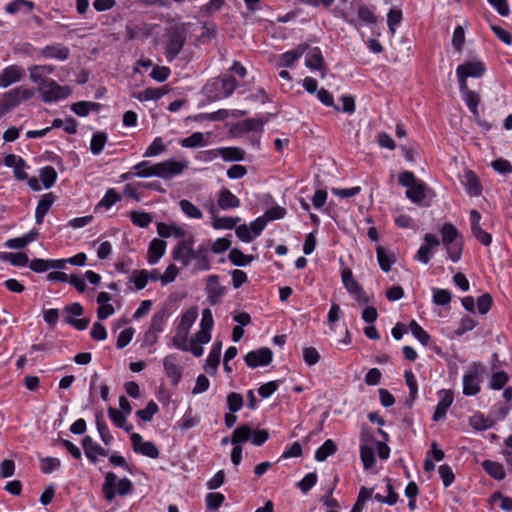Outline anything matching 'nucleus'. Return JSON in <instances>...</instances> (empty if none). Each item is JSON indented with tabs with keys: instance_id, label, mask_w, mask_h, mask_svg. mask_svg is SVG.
Here are the masks:
<instances>
[{
	"instance_id": "39448f33",
	"label": "nucleus",
	"mask_w": 512,
	"mask_h": 512,
	"mask_svg": "<svg viewBox=\"0 0 512 512\" xmlns=\"http://www.w3.org/2000/svg\"><path fill=\"white\" fill-rule=\"evenodd\" d=\"M442 243L447 249L450 259L457 262L462 253V243L456 241L458 237V230L454 225L445 223L441 229Z\"/></svg>"
},
{
	"instance_id": "3c124183",
	"label": "nucleus",
	"mask_w": 512,
	"mask_h": 512,
	"mask_svg": "<svg viewBox=\"0 0 512 512\" xmlns=\"http://www.w3.org/2000/svg\"><path fill=\"white\" fill-rule=\"evenodd\" d=\"M96 425L98 432L100 434L101 440L106 444H110V442L113 440V436L111 435L106 423L103 420V416L101 414H98L96 416Z\"/></svg>"
},
{
	"instance_id": "9d476101",
	"label": "nucleus",
	"mask_w": 512,
	"mask_h": 512,
	"mask_svg": "<svg viewBox=\"0 0 512 512\" xmlns=\"http://www.w3.org/2000/svg\"><path fill=\"white\" fill-rule=\"evenodd\" d=\"M273 353L271 349L267 347L259 348L248 352L245 355L244 361L250 368H257L259 366H266L271 363Z\"/></svg>"
},
{
	"instance_id": "dca6fc26",
	"label": "nucleus",
	"mask_w": 512,
	"mask_h": 512,
	"mask_svg": "<svg viewBox=\"0 0 512 512\" xmlns=\"http://www.w3.org/2000/svg\"><path fill=\"white\" fill-rule=\"evenodd\" d=\"M30 80L37 84V86H43L45 81H48V75L53 73L54 67L51 65H32L28 68Z\"/></svg>"
},
{
	"instance_id": "338daca9",
	"label": "nucleus",
	"mask_w": 512,
	"mask_h": 512,
	"mask_svg": "<svg viewBox=\"0 0 512 512\" xmlns=\"http://www.w3.org/2000/svg\"><path fill=\"white\" fill-rule=\"evenodd\" d=\"M439 475L442 479L443 485L445 487L450 486L454 481V473L451 467L447 464H443L438 469Z\"/></svg>"
},
{
	"instance_id": "0eeeda50",
	"label": "nucleus",
	"mask_w": 512,
	"mask_h": 512,
	"mask_svg": "<svg viewBox=\"0 0 512 512\" xmlns=\"http://www.w3.org/2000/svg\"><path fill=\"white\" fill-rule=\"evenodd\" d=\"M486 71L485 65L480 60L475 61H467L461 65H459L456 69V74L458 77L459 89L466 90L467 78H479Z\"/></svg>"
},
{
	"instance_id": "69168bd1",
	"label": "nucleus",
	"mask_w": 512,
	"mask_h": 512,
	"mask_svg": "<svg viewBox=\"0 0 512 512\" xmlns=\"http://www.w3.org/2000/svg\"><path fill=\"white\" fill-rule=\"evenodd\" d=\"M451 301V293L446 289H434L433 302L437 305H447Z\"/></svg>"
},
{
	"instance_id": "f3484780",
	"label": "nucleus",
	"mask_w": 512,
	"mask_h": 512,
	"mask_svg": "<svg viewBox=\"0 0 512 512\" xmlns=\"http://www.w3.org/2000/svg\"><path fill=\"white\" fill-rule=\"evenodd\" d=\"M23 77V70L17 65H11L0 73V87L6 88L9 85L19 82Z\"/></svg>"
},
{
	"instance_id": "79ce46f5",
	"label": "nucleus",
	"mask_w": 512,
	"mask_h": 512,
	"mask_svg": "<svg viewBox=\"0 0 512 512\" xmlns=\"http://www.w3.org/2000/svg\"><path fill=\"white\" fill-rule=\"evenodd\" d=\"M360 457L363 463L364 469H371L375 464L374 449L371 446L362 444L360 447Z\"/></svg>"
},
{
	"instance_id": "a19ab883",
	"label": "nucleus",
	"mask_w": 512,
	"mask_h": 512,
	"mask_svg": "<svg viewBox=\"0 0 512 512\" xmlns=\"http://www.w3.org/2000/svg\"><path fill=\"white\" fill-rule=\"evenodd\" d=\"M179 206L181 211L189 218L201 219L203 217L201 210L189 200H181Z\"/></svg>"
},
{
	"instance_id": "c03bdc74",
	"label": "nucleus",
	"mask_w": 512,
	"mask_h": 512,
	"mask_svg": "<svg viewBox=\"0 0 512 512\" xmlns=\"http://www.w3.org/2000/svg\"><path fill=\"white\" fill-rule=\"evenodd\" d=\"M252 435V430L247 425H242L233 431L231 442L234 445L246 442Z\"/></svg>"
},
{
	"instance_id": "bb28decb",
	"label": "nucleus",
	"mask_w": 512,
	"mask_h": 512,
	"mask_svg": "<svg viewBox=\"0 0 512 512\" xmlns=\"http://www.w3.org/2000/svg\"><path fill=\"white\" fill-rule=\"evenodd\" d=\"M157 233L163 238H168L171 235H174L175 237H183L186 234L185 230L177 224H166L163 222H159L157 224Z\"/></svg>"
},
{
	"instance_id": "5fc2aeb1",
	"label": "nucleus",
	"mask_w": 512,
	"mask_h": 512,
	"mask_svg": "<svg viewBox=\"0 0 512 512\" xmlns=\"http://www.w3.org/2000/svg\"><path fill=\"white\" fill-rule=\"evenodd\" d=\"M470 424L474 429L486 430L493 425V421L485 418L483 414H475L470 418Z\"/></svg>"
},
{
	"instance_id": "6e6d98bb",
	"label": "nucleus",
	"mask_w": 512,
	"mask_h": 512,
	"mask_svg": "<svg viewBox=\"0 0 512 512\" xmlns=\"http://www.w3.org/2000/svg\"><path fill=\"white\" fill-rule=\"evenodd\" d=\"M206 505L210 510H217L225 500L222 493L211 492L206 495Z\"/></svg>"
},
{
	"instance_id": "473e14b6",
	"label": "nucleus",
	"mask_w": 512,
	"mask_h": 512,
	"mask_svg": "<svg viewBox=\"0 0 512 512\" xmlns=\"http://www.w3.org/2000/svg\"><path fill=\"white\" fill-rule=\"evenodd\" d=\"M337 451L335 442L331 439L326 440L315 452V459L319 462L325 461L329 456Z\"/></svg>"
},
{
	"instance_id": "6ab92c4d",
	"label": "nucleus",
	"mask_w": 512,
	"mask_h": 512,
	"mask_svg": "<svg viewBox=\"0 0 512 512\" xmlns=\"http://www.w3.org/2000/svg\"><path fill=\"white\" fill-rule=\"evenodd\" d=\"M440 395V401L436 406V409L434 411L432 420L433 421H439L442 418L445 417L447 410L451 406L453 402V394L449 390H441L439 392Z\"/></svg>"
},
{
	"instance_id": "412c9836",
	"label": "nucleus",
	"mask_w": 512,
	"mask_h": 512,
	"mask_svg": "<svg viewBox=\"0 0 512 512\" xmlns=\"http://www.w3.org/2000/svg\"><path fill=\"white\" fill-rule=\"evenodd\" d=\"M56 196L53 193L44 194L38 202L35 211L36 224L40 225L43 223L45 215L50 210L51 206L55 202Z\"/></svg>"
},
{
	"instance_id": "4468645a",
	"label": "nucleus",
	"mask_w": 512,
	"mask_h": 512,
	"mask_svg": "<svg viewBox=\"0 0 512 512\" xmlns=\"http://www.w3.org/2000/svg\"><path fill=\"white\" fill-rule=\"evenodd\" d=\"M205 289L211 305L219 303L226 291L225 287L220 285L217 275L208 276Z\"/></svg>"
},
{
	"instance_id": "2eb2a0df",
	"label": "nucleus",
	"mask_w": 512,
	"mask_h": 512,
	"mask_svg": "<svg viewBox=\"0 0 512 512\" xmlns=\"http://www.w3.org/2000/svg\"><path fill=\"white\" fill-rule=\"evenodd\" d=\"M163 367L166 376L171 380L173 386H177L182 378V369L178 365L175 355H168L163 359Z\"/></svg>"
},
{
	"instance_id": "8fccbe9b",
	"label": "nucleus",
	"mask_w": 512,
	"mask_h": 512,
	"mask_svg": "<svg viewBox=\"0 0 512 512\" xmlns=\"http://www.w3.org/2000/svg\"><path fill=\"white\" fill-rule=\"evenodd\" d=\"M158 410V405L153 400H151L147 403L144 409H140L136 412V416L143 421H151Z\"/></svg>"
},
{
	"instance_id": "393cba45",
	"label": "nucleus",
	"mask_w": 512,
	"mask_h": 512,
	"mask_svg": "<svg viewBox=\"0 0 512 512\" xmlns=\"http://www.w3.org/2000/svg\"><path fill=\"white\" fill-rule=\"evenodd\" d=\"M308 49L307 44H300L295 49L283 53L280 57V66L291 67Z\"/></svg>"
},
{
	"instance_id": "4d7b16f0",
	"label": "nucleus",
	"mask_w": 512,
	"mask_h": 512,
	"mask_svg": "<svg viewBox=\"0 0 512 512\" xmlns=\"http://www.w3.org/2000/svg\"><path fill=\"white\" fill-rule=\"evenodd\" d=\"M22 7H27L28 11L34 8V3L27 0H14L7 4L5 10L9 14H15L20 11Z\"/></svg>"
},
{
	"instance_id": "58836bf2",
	"label": "nucleus",
	"mask_w": 512,
	"mask_h": 512,
	"mask_svg": "<svg viewBox=\"0 0 512 512\" xmlns=\"http://www.w3.org/2000/svg\"><path fill=\"white\" fill-rule=\"evenodd\" d=\"M39 178L43 183V186L48 189L54 185L57 179V172L51 166L43 167L39 172Z\"/></svg>"
},
{
	"instance_id": "4be33fe9",
	"label": "nucleus",
	"mask_w": 512,
	"mask_h": 512,
	"mask_svg": "<svg viewBox=\"0 0 512 512\" xmlns=\"http://www.w3.org/2000/svg\"><path fill=\"white\" fill-rule=\"evenodd\" d=\"M222 343L215 342L208 354L206 359L205 371L210 375H215L217 372V368L220 364Z\"/></svg>"
},
{
	"instance_id": "052dcab7",
	"label": "nucleus",
	"mask_w": 512,
	"mask_h": 512,
	"mask_svg": "<svg viewBox=\"0 0 512 512\" xmlns=\"http://www.w3.org/2000/svg\"><path fill=\"white\" fill-rule=\"evenodd\" d=\"M166 150L165 145L160 137H156L151 145L147 148L144 153V157H153L163 153Z\"/></svg>"
},
{
	"instance_id": "ea45409f",
	"label": "nucleus",
	"mask_w": 512,
	"mask_h": 512,
	"mask_svg": "<svg viewBox=\"0 0 512 512\" xmlns=\"http://www.w3.org/2000/svg\"><path fill=\"white\" fill-rule=\"evenodd\" d=\"M220 157L225 161H242L244 151L237 147H222L220 148Z\"/></svg>"
},
{
	"instance_id": "2f4dec72",
	"label": "nucleus",
	"mask_w": 512,
	"mask_h": 512,
	"mask_svg": "<svg viewBox=\"0 0 512 512\" xmlns=\"http://www.w3.org/2000/svg\"><path fill=\"white\" fill-rule=\"evenodd\" d=\"M377 260L382 271L388 272L392 264L395 262V256L388 254L384 247L377 246L376 248Z\"/></svg>"
},
{
	"instance_id": "7ed1b4c3",
	"label": "nucleus",
	"mask_w": 512,
	"mask_h": 512,
	"mask_svg": "<svg viewBox=\"0 0 512 512\" xmlns=\"http://www.w3.org/2000/svg\"><path fill=\"white\" fill-rule=\"evenodd\" d=\"M399 183L407 187L406 197L414 203H421L427 196L428 188L417 180L412 172L404 171L399 175Z\"/></svg>"
},
{
	"instance_id": "5701e85b",
	"label": "nucleus",
	"mask_w": 512,
	"mask_h": 512,
	"mask_svg": "<svg viewBox=\"0 0 512 512\" xmlns=\"http://www.w3.org/2000/svg\"><path fill=\"white\" fill-rule=\"evenodd\" d=\"M217 204L222 210H228L239 207L240 200L229 189L223 188L219 192Z\"/></svg>"
},
{
	"instance_id": "bf43d9fd",
	"label": "nucleus",
	"mask_w": 512,
	"mask_h": 512,
	"mask_svg": "<svg viewBox=\"0 0 512 512\" xmlns=\"http://www.w3.org/2000/svg\"><path fill=\"white\" fill-rule=\"evenodd\" d=\"M61 462L58 458L45 457L40 460L41 471L45 474H49L55 469L59 468Z\"/></svg>"
},
{
	"instance_id": "72a5a7b5",
	"label": "nucleus",
	"mask_w": 512,
	"mask_h": 512,
	"mask_svg": "<svg viewBox=\"0 0 512 512\" xmlns=\"http://www.w3.org/2000/svg\"><path fill=\"white\" fill-rule=\"evenodd\" d=\"M482 465H483V468L486 471V473L489 474L494 479H497V480L504 479L505 470L500 463L490 461V460H485Z\"/></svg>"
},
{
	"instance_id": "0e129e2a",
	"label": "nucleus",
	"mask_w": 512,
	"mask_h": 512,
	"mask_svg": "<svg viewBox=\"0 0 512 512\" xmlns=\"http://www.w3.org/2000/svg\"><path fill=\"white\" fill-rule=\"evenodd\" d=\"M20 103L19 97L15 91V89L5 93L2 100V107L5 110H10L17 106Z\"/></svg>"
},
{
	"instance_id": "774afa93",
	"label": "nucleus",
	"mask_w": 512,
	"mask_h": 512,
	"mask_svg": "<svg viewBox=\"0 0 512 512\" xmlns=\"http://www.w3.org/2000/svg\"><path fill=\"white\" fill-rule=\"evenodd\" d=\"M303 359L309 366L317 364L320 360V354L314 347H306L303 349Z\"/></svg>"
},
{
	"instance_id": "603ef678",
	"label": "nucleus",
	"mask_w": 512,
	"mask_h": 512,
	"mask_svg": "<svg viewBox=\"0 0 512 512\" xmlns=\"http://www.w3.org/2000/svg\"><path fill=\"white\" fill-rule=\"evenodd\" d=\"M263 124H264V122L260 119H246V120L238 123L237 127L243 132L259 130L260 133H262L263 132Z\"/></svg>"
},
{
	"instance_id": "423d86ee",
	"label": "nucleus",
	"mask_w": 512,
	"mask_h": 512,
	"mask_svg": "<svg viewBox=\"0 0 512 512\" xmlns=\"http://www.w3.org/2000/svg\"><path fill=\"white\" fill-rule=\"evenodd\" d=\"M237 87V82L232 76L213 79L206 85L207 93L216 99L229 97Z\"/></svg>"
},
{
	"instance_id": "b1692460",
	"label": "nucleus",
	"mask_w": 512,
	"mask_h": 512,
	"mask_svg": "<svg viewBox=\"0 0 512 512\" xmlns=\"http://www.w3.org/2000/svg\"><path fill=\"white\" fill-rule=\"evenodd\" d=\"M166 250V242L158 238H154L148 247V262L150 264L157 263L164 255Z\"/></svg>"
},
{
	"instance_id": "680f3d73",
	"label": "nucleus",
	"mask_w": 512,
	"mask_h": 512,
	"mask_svg": "<svg viewBox=\"0 0 512 512\" xmlns=\"http://www.w3.org/2000/svg\"><path fill=\"white\" fill-rule=\"evenodd\" d=\"M121 197L119 193H117L114 189H109L102 200L99 202L98 206L105 207L109 209L116 202L120 201Z\"/></svg>"
},
{
	"instance_id": "e2e57ef3",
	"label": "nucleus",
	"mask_w": 512,
	"mask_h": 512,
	"mask_svg": "<svg viewBox=\"0 0 512 512\" xmlns=\"http://www.w3.org/2000/svg\"><path fill=\"white\" fill-rule=\"evenodd\" d=\"M508 382V375L504 371L495 372L492 374L490 387L499 390Z\"/></svg>"
},
{
	"instance_id": "e433bc0d",
	"label": "nucleus",
	"mask_w": 512,
	"mask_h": 512,
	"mask_svg": "<svg viewBox=\"0 0 512 512\" xmlns=\"http://www.w3.org/2000/svg\"><path fill=\"white\" fill-rule=\"evenodd\" d=\"M180 144L185 148L203 147L207 145L202 132H194L189 137L182 139Z\"/></svg>"
},
{
	"instance_id": "f704fd0d",
	"label": "nucleus",
	"mask_w": 512,
	"mask_h": 512,
	"mask_svg": "<svg viewBox=\"0 0 512 512\" xmlns=\"http://www.w3.org/2000/svg\"><path fill=\"white\" fill-rule=\"evenodd\" d=\"M168 315H169V313H168L167 309H165V308L154 313V315L152 316V319H151V324H150L149 329H151L157 333H161L164 329V325L168 318Z\"/></svg>"
},
{
	"instance_id": "a878e982",
	"label": "nucleus",
	"mask_w": 512,
	"mask_h": 512,
	"mask_svg": "<svg viewBox=\"0 0 512 512\" xmlns=\"http://www.w3.org/2000/svg\"><path fill=\"white\" fill-rule=\"evenodd\" d=\"M305 65L312 70H321V77H325V71L323 70L324 58L318 48L312 49L306 55Z\"/></svg>"
},
{
	"instance_id": "1a4fd4ad",
	"label": "nucleus",
	"mask_w": 512,
	"mask_h": 512,
	"mask_svg": "<svg viewBox=\"0 0 512 512\" xmlns=\"http://www.w3.org/2000/svg\"><path fill=\"white\" fill-rule=\"evenodd\" d=\"M484 368L479 363H473L463 376V393L468 396L476 395L480 391L481 377Z\"/></svg>"
},
{
	"instance_id": "ddd939ff",
	"label": "nucleus",
	"mask_w": 512,
	"mask_h": 512,
	"mask_svg": "<svg viewBox=\"0 0 512 512\" xmlns=\"http://www.w3.org/2000/svg\"><path fill=\"white\" fill-rule=\"evenodd\" d=\"M194 237L189 235L186 239L179 241L172 250V258L180 262L184 267L189 265V253L194 246Z\"/></svg>"
},
{
	"instance_id": "37998d69",
	"label": "nucleus",
	"mask_w": 512,
	"mask_h": 512,
	"mask_svg": "<svg viewBox=\"0 0 512 512\" xmlns=\"http://www.w3.org/2000/svg\"><path fill=\"white\" fill-rule=\"evenodd\" d=\"M107 134L105 132H97L93 135L90 142V150L92 154L98 155L102 152L105 144L107 143Z\"/></svg>"
},
{
	"instance_id": "4c0bfd02",
	"label": "nucleus",
	"mask_w": 512,
	"mask_h": 512,
	"mask_svg": "<svg viewBox=\"0 0 512 512\" xmlns=\"http://www.w3.org/2000/svg\"><path fill=\"white\" fill-rule=\"evenodd\" d=\"M99 106V103L80 101L72 104L71 110L76 115L84 117L87 116L91 110H97Z\"/></svg>"
},
{
	"instance_id": "c756f323",
	"label": "nucleus",
	"mask_w": 512,
	"mask_h": 512,
	"mask_svg": "<svg viewBox=\"0 0 512 512\" xmlns=\"http://www.w3.org/2000/svg\"><path fill=\"white\" fill-rule=\"evenodd\" d=\"M463 95V99L468 106L470 112L474 115L475 118L479 117L478 112V104L480 102V97L474 91L469 90L468 86H466V90H460Z\"/></svg>"
},
{
	"instance_id": "a211bd4d",
	"label": "nucleus",
	"mask_w": 512,
	"mask_h": 512,
	"mask_svg": "<svg viewBox=\"0 0 512 512\" xmlns=\"http://www.w3.org/2000/svg\"><path fill=\"white\" fill-rule=\"evenodd\" d=\"M40 56L47 59L66 60L69 57V48L62 44L48 45L40 50Z\"/></svg>"
},
{
	"instance_id": "49530a36",
	"label": "nucleus",
	"mask_w": 512,
	"mask_h": 512,
	"mask_svg": "<svg viewBox=\"0 0 512 512\" xmlns=\"http://www.w3.org/2000/svg\"><path fill=\"white\" fill-rule=\"evenodd\" d=\"M230 261L236 266H245L253 260V256L245 255L239 249H231L229 253Z\"/></svg>"
},
{
	"instance_id": "864d4df0",
	"label": "nucleus",
	"mask_w": 512,
	"mask_h": 512,
	"mask_svg": "<svg viewBox=\"0 0 512 512\" xmlns=\"http://www.w3.org/2000/svg\"><path fill=\"white\" fill-rule=\"evenodd\" d=\"M342 282L349 293L359 290L361 287L358 282L354 279L352 271L350 269H344L342 271Z\"/></svg>"
},
{
	"instance_id": "7c9ffc66",
	"label": "nucleus",
	"mask_w": 512,
	"mask_h": 512,
	"mask_svg": "<svg viewBox=\"0 0 512 512\" xmlns=\"http://www.w3.org/2000/svg\"><path fill=\"white\" fill-rule=\"evenodd\" d=\"M384 482H385V488H386L387 495L384 496L380 493H376L374 495V498H375V500H377L380 503L394 505L398 500V495H397V493H395L390 479L386 478L384 480Z\"/></svg>"
},
{
	"instance_id": "09e8293b",
	"label": "nucleus",
	"mask_w": 512,
	"mask_h": 512,
	"mask_svg": "<svg viewBox=\"0 0 512 512\" xmlns=\"http://www.w3.org/2000/svg\"><path fill=\"white\" fill-rule=\"evenodd\" d=\"M409 329L413 336L423 345H428L430 341V335L415 320L410 322Z\"/></svg>"
},
{
	"instance_id": "f257e3e1",
	"label": "nucleus",
	"mask_w": 512,
	"mask_h": 512,
	"mask_svg": "<svg viewBox=\"0 0 512 512\" xmlns=\"http://www.w3.org/2000/svg\"><path fill=\"white\" fill-rule=\"evenodd\" d=\"M187 168V162H179L168 159L163 162L151 164L149 161H141L134 166L136 176L141 178L159 177L162 179H170L180 175Z\"/></svg>"
},
{
	"instance_id": "c9c22d12",
	"label": "nucleus",
	"mask_w": 512,
	"mask_h": 512,
	"mask_svg": "<svg viewBox=\"0 0 512 512\" xmlns=\"http://www.w3.org/2000/svg\"><path fill=\"white\" fill-rule=\"evenodd\" d=\"M0 258L9 261L13 266L24 267L29 264L28 256L25 253H0Z\"/></svg>"
},
{
	"instance_id": "a18cd8bd",
	"label": "nucleus",
	"mask_w": 512,
	"mask_h": 512,
	"mask_svg": "<svg viewBox=\"0 0 512 512\" xmlns=\"http://www.w3.org/2000/svg\"><path fill=\"white\" fill-rule=\"evenodd\" d=\"M130 218L134 225L139 226L141 228L149 226V224L152 222L151 214L142 211L131 212Z\"/></svg>"
},
{
	"instance_id": "20e7f679",
	"label": "nucleus",
	"mask_w": 512,
	"mask_h": 512,
	"mask_svg": "<svg viewBox=\"0 0 512 512\" xmlns=\"http://www.w3.org/2000/svg\"><path fill=\"white\" fill-rule=\"evenodd\" d=\"M117 486V493L120 496L128 495L133 490L132 482L127 479L123 478L117 481V476L113 472H107L105 475V481L102 485V492L104 495V498L111 502L116 495L115 487Z\"/></svg>"
},
{
	"instance_id": "6e6552de",
	"label": "nucleus",
	"mask_w": 512,
	"mask_h": 512,
	"mask_svg": "<svg viewBox=\"0 0 512 512\" xmlns=\"http://www.w3.org/2000/svg\"><path fill=\"white\" fill-rule=\"evenodd\" d=\"M37 90L41 94L42 100L46 103L64 99L72 92L69 86H61L53 79L45 81L43 86L37 87Z\"/></svg>"
},
{
	"instance_id": "13d9d810",
	"label": "nucleus",
	"mask_w": 512,
	"mask_h": 512,
	"mask_svg": "<svg viewBox=\"0 0 512 512\" xmlns=\"http://www.w3.org/2000/svg\"><path fill=\"white\" fill-rule=\"evenodd\" d=\"M227 406L230 412L235 413L239 411L243 406V397L241 394L231 392L227 396Z\"/></svg>"
},
{
	"instance_id": "cd10ccee",
	"label": "nucleus",
	"mask_w": 512,
	"mask_h": 512,
	"mask_svg": "<svg viewBox=\"0 0 512 512\" xmlns=\"http://www.w3.org/2000/svg\"><path fill=\"white\" fill-rule=\"evenodd\" d=\"M194 267L198 271H207L210 269L209 250L206 246L200 245L196 249Z\"/></svg>"
},
{
	"instance_id": "f8f14e48",
	"label": "nucleus",
	"mask_w": 512,
	"mask_h": 512,
	"mask_svg": "<svg viewBox=\"0 0 512 512\" xmlns=\"http://www.w3.org/2000/svg\"><path fill=\"white\" fill-rule=\"evenodd\" d=\"M185 42L186 38L182 32L176 29L169 32L166 44V57L168 61H172L177 57Z\"/></svg>"
},
{
	"instance_id": "aec40b11",
	"label": "nucleus",
	"mask_w": 512,
	"mask_h": 512,
	"mask_svg": "<svg viewBox=\"0 0 512 512\" xmlns=\"http://www.w3.org/2000/svg\"><path fill=\"white\" fill-rule=\"evenodd\" d=\"M82 445L86 457L93 463L97 461V455L107 456L108 451L98 445L90 436H85L82 440Z\"/></svg>"
},
{
	"instance_id": "de8ad7c7",
	"label": "nucleus",
	"mask_w": 512,
	"mask_h": 512,
	"mask_svg": "<svg viewBox=\"0 0 512 512\" xmlns=\"http://www.w3.org/2000/svg\"><path fill=\"white\" fill-rule=\"evenodd\" d=\"M240 221L239 217H214L213 219V227L215 229H233L236 227L237 223Z\"/></svg>"
},
{
	"instance_id": "f03ea898",
	"label": "nucleus",
	"mask_w": 512,
	"mask_h": 512,
	"mask_svg": "<svg viewBox=\"0 0 512 512\" xmlns=\"http://www.w3.org/2000/svg\"><path fill=\"white\" fill-rule=\"evenodd\" d=\"M197 316L198 310L196 307H191L185 313L182 314L180 322L176 328V334L172 339V343L176 348L182 351H188V334L192 325L197 319Z\"/></svg>"
},
{
	"instance_id": "c85d7f7f",
	"label": "nucleus",
	"mask_w": 512,
	"mask_h": 512,
	"mask_svg": "<svg viewBox=\"0 0 512 512\" xmlns=\"http://www.w3.org/2000/svg\"><path fill=\"white\" fill-rule=\"evenodd\" d=\"M467 193L470 196L481 194V184L477 175L472 170H467L464 175Z\"/></svg>"
},
{
	"instance_id": "9b49d317",
	"label": "nucleus",
	"mask_w": 512,
	"mask_h": 512,
	"mask_svg": "<svg viewBox=\"0 0 512 512\" xmlns=\"http://www.w3.org/2000/svg\"><path fill=\"white\" fill-rule=\"evenodd\" d=\"M130 439L132 442L133 450L136 453L142 454L152 459L159 457V450L153 442L144 441L142 436L138 433H131Z\"/></svg>"
}]
</instances>
